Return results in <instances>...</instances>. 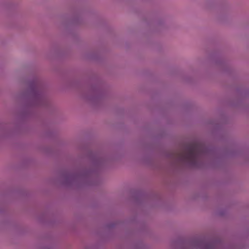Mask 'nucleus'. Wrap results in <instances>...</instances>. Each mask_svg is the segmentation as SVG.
<instances>
[{
    "instance_id": "nucleus-1",
    "label": "nucleus",
    "mask_w": 249,
    "mask_h": 249,
    "mask_svg": "<svg viewBox=\"0 0 249 249\" xmlns=\"http://www.w3.org/2000/svg\"><path fill=\"white\" fill-rule=\"evenodd\" d=\"M202 155L201 146L196 142L187 145L185 148L177 154L178 160L183 162H186L190 166L196 167Z\"/></svg>"
}]
</instances>
